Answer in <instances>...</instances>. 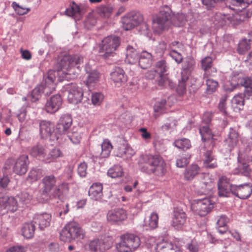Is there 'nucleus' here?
<instances>
[{"label": "nucleus", "instance_id": "c03bdc74", "mask_svg": "<svg viewBox=\"0 0 252 252\" xmlns=\"http://www.w3.org/2000/svg\"><path fill=\"white\" fill-rule=\"evenodd\" d=\"M67 137L73 144H77L82 139V133L73 128L71 131L67 132Z\"/></svg>", "mask_w": 252, "mask_h": 252}, {"label": "nucleus", "instance_id": "c85d7f7f", "mask_svg": "<svg viewBox=\"0 0 252 252\" xmlns=\"http://www.w3.org/2000/svg\"><path fill=\"white\" fill-rule=\"evenodd\" d=\"M244 105V96L242 94L235 95L231 100V107L236 112H240L243 109Z\"/></svg>", "mask_w": 252, "mask_h": 252}, {"label": "nucleus", "instance_id": "72a5a7b5", "mask_svg": "<svg viewBox=\"0 0 252 252\" xmlns=\"http://www.w3.org/2000/svg\"><path fill=\"white\" fill-rule=\"evenodd\" d=\"M199 132L203 141L207 142H211L213 144V135L207 125L201 126L199 128Z\"/></svg>", "mask_w": 252, "mask_h": 252}, {"label": "nucleus", "instance_id": "ea45409f", "mask_svg": "<svg viewBox=\"0 0 252 252\" xmlns=\"http://www.w3.org/2000/svg\"><path fill=\"white\" fill-rule=\"evenodd\" d=\"M30 153L33 157L43 158H45V148L42 145H37L31 148Z\"/></svg>", "mask_w": 252, "mask_h": 252}, {"label": "nucleus", "instance_id": "a878e982", "mask_svg": "<svg viewBox=\"0 0 252 252\" xmlns=\"http://www.w3.org/2000/svg\"><path fill=\"white\" fill-rule=\"evenodd\" d=\"M103 187L102 185L99 183L93 184L90 187L89 190V195L90 197L94 200H99L101 199Z\"/></svg>", "mask_w": 252, "mask_h": 252}, {"label": "nucleus", "instance_id": "8fccbe9b", "mask_svg": "<svg viewBox=\"0 0 252 252\" xmlns=\"http://www.w3.org/2000/svg\"><path fill=\"white\" fill-rule=\"evenodd\" d=\"M68 190V186L67 184L63 183L56 187L53 195L55 197H60L62 194H65Z\"/></svg>", "mask_w": 252, "mask_h": 252}, {"label": "nucleus", "instance_id": "f8f14e48", "mask_svg": "<svg viewBox=\"0 0 252 252\" xmlns=\"http://www.w3.org/2000/svg\"><path fill=\"white\" fill-rule=\"evenodd\" d=\"M235 185L229 183V180L225 176L221 177L218 183L219 195L220 196L228 197L231 194H234Z\"/></svg>", "mask_w": 252, "mask_h": 252}, {"label": "nucleus", "instance_id": "774afa93", "mask_svg": "<svg viewBox=\"0 0 252 252\" xmlns=\"http://www.w3.org/2000/svg\"><path fill=\"white\" fill-rule=\"evenodd\" d=\"M227 96L226 95L222 96L220 101L219 103L218 108L219 110L221 111L223 113L226 114V101L227 99Z\"/></svg>", "mask_w": 252, "mask_h": 252}, {"label": "nucleus", "instance_id": "bb28decb", "mask_svg": "<svg viewBox=\"0 0 252 252\" xmlns=\"http://www.w3.org/2000/svg\"><path fill=\"white\" fill-rule=\"evenodd\" d=\"M131 251L135 250L140 244L139 238L132 234L122 236Z\"/></svg>", "mask_w": 252, "mask_h": 252}, {"label": "nucleus", "instance_id": "338daca9", "mask_svg": "<svg viewBox=\"0 0 252 252\" xmlns=\"http://www.w3.org/2000/svg\"><path fill=\"white\" fill-rule=\"evenodd\" d=\"M139 26V30L142 34L149 36L150 32V29L148 24L146 21L142 22L138 25Z\"/></svg>", "mask_w": 252, "mask_h": 252}, {"label": "nucleus", "instance_id": "0e129e2a", "mask_svg": "<svg viewBox=\"0 0 252 252\" xmlns=\"http://www.w3.org/2000/svg\"><path fill=\"white\" fill-rule=\"evenodd\" d=\"M169 55L178 63H180L183 60V57L181 54L175 51V49H172L171 47Z\"/></svg>", "mask_w": 252, "mask_h": 252}, {"label": "nucleus", "instance_id": "a18cd8bd", "mask_svg": "<svg viewBox=\"0 0 252 252\" xmlns=\"http://www.w3.org/2000/svg\"><path fill=\"white\" fill-rule=\"evenodd\" d=\"M63 156L61 151L58 148H54L50 151L47 157L44 158V160L47 162H50L55 159Z\"/></svg>", "mask_w": 252, "mask_h": 252}, {"label": "nucleus", "instance_id": "4be33fe9", "mask_svg": "<svg viewBox=\"0 0 252 252\" xmlns=\"http://www.w3.org/2000/svg\"><path fill=\"white\" fill-rule=\"evenodd\" d=\"M42 183L43 184V194L46 195L52 191L51 193L53 194V192L56 187V179L55 176L53 175L46 176L42 179Z\"/></svg>", "mask_w": 252, "mask_h": 252}, {"label": "nucleus", "instance_id": "1a4fd4ad", "mask_svg": "<svg viewBox=\"0 0 252 252\" xmlns=\"http://www.w3.org/2000/svg\"><path fill=\"white\" fill-rule=\"evenodd\" d=\"M214 203L209 198L195 200L191 204L192 211L201 217L205 216L214 208Z\"/></svg>", "mask_w": 252, "mask_h": 252}, {"label": "nucleus", "instance_id": "79ce46f5", "mask_svg": "<svg viewBox=\"0 0 252 252\" xmlns=\"http://www.w3.org/2000/svg\"><path fill=\"white\" fill-rule=\"evenodd\" d=\"M226 141L228 146L231 148L236 145L238 141V133L233 128L230 129L228 138Z\"/></svg>", "mask_w": 252, "mask_h": 252}, {"label": "nucleus", "instance_id": "f3484780", "mask_svg": "<svg viewBox=\"0 0 252 252\" xmlns=\"http://www.w3.org/2000/svg\"><path fill=\"white\" fill-rule=\"evenodd\" d=\"M85 70L88 74L86 84L89 89H91L99 81V74L96 70H92L89 64H86Z\"/></svg>", "mask_w": 252, "mask_h": 252}, {"label": "nucleus", "instance_id": "f03ea898", "mask_svg": "<svg viewBox=\"0 0 252 252\" xmlns=\"http://www.w3.org/2000/svg\"><path fill=\"white\" fill-rule=\"evenodd\" d=\"M186 19L184 14H173L170 8L164 6L160 10L157 17L153 20L152 29L155 33L159 34L167 30L171 24L176 27L183 26Z\"/></svg>", "mask_w": 252, "mask_h": 252}, {"label": "nucleus", "instance_id": "c756f323", "mask_svg": "<svg viewBox=\"0 0 252 252\" xmlns=\"http://www.w3.org/2000/svg\"><path fill=\"white\" fill-rule=\"evenodd\" d=\"M138 63L142 68H146L152 63V55L146 51L142 52L138 55Z\"/></svg>", "mask_w": 252, "mask_h": 252}, {"label": "nucleus", "instance_id": "69168bd1", "mask_svg": "<svg viewBox=\"0 0 252 252\" xmlns=\"http://www.w3.org/2000/svg\"><path fill=\"white\" fill-rule=\"evenodd\" d=\"M79 13V8L74 4L71 7L66 8L65 14L68 16H73Z\"/></svg>", "mask_w": 252, "mask_h": 252}, {"label": "nucleus", "instance_id": "13d9d810", "mask_svg": "<svg viewBox=\"0 0 252 252\" xmlns=\"http://www.w3.org/2000/svg\"><path fill=\"white\" fill-rule=\"evenodd\" d=\"M212 63V59L210 57H206L202 60V68L205 72V75L208 74V70L211 67Z\"/></svg>", "mask_w": 252, "mask_h": 252}, {"label": "nucleus", "instance_id": "4c0bfd02", "mask_svg": "<svg viewBox=\"0 0 252 252\" xmlns=\"http://www.w3.org/2000/svg\"><path fill=\"white\" fill-rule=\"evenodd\" d=\"M113 146L110 141L108 139L103 140L101 144V153L100 157L101 158H106L109 156Z\"/></svg>", "mask_w": 252, "mask_h": 252}, {"label": "nucleus", "instance_id": "6e6d98bb", "mask_svg": "<svg viewBox=\"0 0 252 252\" xmlns=\"http://www.w3.org/2000/svg\"><path fill=\"white\" fill-rule=\"evenodd\" d=\"M206 82L207 85V91L208 93H212L214 92L218 86V82L211 78L207 79Z\"/></svg>", "mask_w": 252, "mask_h": 252}, {"label": "nucleus", "instance_id": "de8ad7c7", "mask_svg": "<svg viewBox=\"0 0 252 252\" xmlns=\"http://www.w3.org/2000/svg\"><path fill=\"white\" fill-rule=\"evenodd\" d=\"M11 6L14 10L16 13L19 15H23L27 14L30 11V8L20 5L16 2H13Z\"/></svg>", "mask_w": 252, "mask_h": 252}, {"label": "nucleus", "instance_id": "b1692460", "mask_svg": "<svg viewBox=\"0 0 252 252\" xmlns=\"http://www.w3.org/2000/svg\"><path fill=\"white\" fill-rule=\"evenodd\" d=\"M252 193V188L248 184L235 186L234 195L239 198L245 199L249 197Z\"/></svg>", "mask_w": 252, "mask_h": 252}, {"label": "nucleus", "instance_id": "6ab92c4d", "mask_svg": "<svg viewBox=\"0 0 252 252\" xmlns=\"http://www.w3.org/2000/svg\"><path fill=\"white\" fill-rule=\"evenodd\" d=\"M72 120L68 114L63 115L57 125V130L59 135L65 133L72 125Z\"/></svg>", "mask_w": 252, "mask_h": 252}, {"label": "nucleus", "instance_id": "0eeeda50", "mask_svg": "<svg viewBox=\"0 0 252 252\" xmlns=\"http://www.w3.org/2000/svg\"><path fill=\"white\" fill-rule=\"evenodd\" d=\"M244 19V16L241 15V13H235L228 15H224L221 13H216L212 17V20L214 25L218 27L228 24H232L234 25H237L240 22L243 21Z\"/></svg>", "mask_w": 252, "mask_h": 252}, {"label": "nucleus", "instance_id": "7ed1b4c3", "mask_svg": "<svg viewBox=\"0 0 252 252\" xmlns=\"http://www.w3.org/2000/svg\"><path fill=\"white\" fill-rule=\"evenodd\" d=\"M143 159L145 164L141 168L142 172L154 174L158 176H162L165 174L166 164L160 156L147 155Z\"/></svg>", "mask_w": 252, "mask_h": 252}, {"label": "nucleus", "instance_id": "e2e57ef3", "mask_svg": "<svg viewBox=\"0 0 252 252\" xmlns=\"http://www.w3.org/2000/svg\"><path fill=\"white\" fill-rule=\"evenodd\" d=\"M87 165L85 162H81L78 166L77 172L81 177H85L87 175Z\"/></svg>", "mask_w": 252, "mask_h": 252}, {"label": "nucleus", "instance_id": "20e7f679", "mask_svg": "<svg viewBox=\"0 0 252 252\" xmlns=\"http://www.w3.org/2000/svg\"><path fill=\"white\" fill-rule=\"evenodd\" d=\"M60 234L61 241L69 243L73 240H82L85 233L77 223L73 221L67 223L62 229Z\"/></svg>", "mask_w": 252, "mask_h": 252}, {"label": "nucleus", "instance_id": "a211bd4d", "mask_svg": "<svg viewBox=\"0 0 252 252\" xmlns=\"http://www.w3.org/2000/svg\"><path fill=\"white\" fill-rule=\"evenodd\" d=\"M33 222L37 224L40 230H43L50 225L51 215L48 213L36 214L34 216Z\"/></svg>", "mask_w": 252, "mask_h": 252}, {"label": "nucleus", "instance_id": "680f3d73", "mask_svg": "<svg viewBox=\"0 0 252 252\" xmlns=\"http://www.w3.org/2000/svg\"><path fill=\"white\" fill-rule=\"evenodd\" d=\"M189 157L181 156L178 158L176 160V165L180 168L186 166L189 163Z\"/></svg>", "mask_w": 252, "mask_h": 252}, {"label": "nucleus", "instance_id": "6e6552de", "mask_svg": "<svg viewBox=\"0 0 252 252\" xmlns=\"http://www.w3.org/2000/svg\"><path fill=\"white\" fill-rule=\"evenodd\" d=\"M113 244L112 238L109 236H100L90 241L89 247L94 252H104L109 249Z\"/></svg>", "mask_w": 252, "mask_h": 252}, {"label": "nucleus", "instance_id": "3c124183", "mask_svg": "<svg viewBox=\"0 0 252 252\" xmlns=\"http://www.w3.org/2000/svg\"><path fill=\"white\" fill-rule=\"evenodd\" d=\"M112 11L111 7L106 5H102L97 9V12L101 17L104 18L109 17Z\"/></svg>", "mask_w": 252, "mask_h": 252}, {"label": "nucleus", "instance_id": "864d4df0", "mask_svg": "<svg viewBox=\"0 0 252 252\" xmlns=\"http://www.w3.org/2000/svg\"><path fill=\"white\" fill-rule=\"evenodd\" d=\"M127 16L132 21L135 26H138L143 21L142 15L138 12H131Z\"/></svg>", "mask_w": 252, "mask_h": 252}, {"label": "nucleus", "instance_id": "ddd939ff", "mask_svg": "<svg viewBox=\"0 0 252 252\" xmlns=\"http://www.w3.org/2000/svg\"><path fill=\"white\" fill-rule=\"evenodd\" d=\"M127 217L126 211L122 208L110 210L107 214V220L111 223H120Z\"/></svg>", "mask_w": 252, "mask_h": 252}, {"label": "nucleus", "instance_id": "2eb2a0df", "mask_svg": "<svg viewBox=\"0 0 252 252\" xmlns=\"http://www.w3.org/2000/svg\"><path fill=\"white\" fill-rule=\"evenodd\" d=\"M62 104V99L59 94L52 96L47 101L45 109L47 113L53 114L58 111Z\"/></svg>", "mask_w": 252, "mask_h": 252}, {"label": "nucleus", "instance_id": "39448f33", "mask_svg": "<svg viewBox=\"0 0 252 252\" xmlns=\"http://www.w3.org/2000/svg\"><path fill=\"white\" fill-rule=\"evenodd\" d=\"M239 85L244 86L245 89L252 87V78L248 77L242 78L239 74L233 73L228 78H226L223 87L225 91L232 92Z\"/></svg>", "mask_w": 252, "mask_h": 252}, {"label": "nucleus", "instance_id": "58836bf2", "mask_svg": "<svg viewBox=\"0 0 252 252\" xmlns=\"http://www.w3.org/2000/svg\"><path fill=\"white\" fill-rule=\"evenodd\" d=\"M124 172L120 165H114L110 168L107 171V175L112 178H117L122 177Z\"/></svg>", "mask_w": 252, "mask_h": 252}, {"label": "nucleus", "instance_id": "f257e3e1", "mask_svg": "<svg viewBox=\"0 0 252 252\" xmlns=\"http://www.w3.org/2000/svg\"><path fill=\"white\" fill-rule=\"evenodd\" d=\"M82 62L83 58L78 55L60 56L54 65V69L49 70L41 84L32 90L29 96L31 101L38 100L42 94L49 95L54 91L57 83V76L59 81L75 78L80 71V65Z\"/></svg>", "mask_w": 252, "mask_h": 252}, {"label": "nucleus", "instance_id": "09e8293b", "mask_svg": "<svg viewBox=\"0 0 252 252\" xmlns=\"http://www.w3.org/2000/svg\"><path fill=\"white\" fill-rule=\"evenodd\" d=\"M174 145L179 149H189L191 147L190 141L187 138L177 139L174 142Z\"/></svg>", "mask_w": 252, "mask_h": 252}, {"label": "nucleus", "instance_id": "4468645a", "mask_svg": "<svg viewBox=\"0 0 252 252\" xmlns=\"http://www.w3.org/2000/svg\"><path fill=\"white\" fill-rule=\"evenodd\" d=\"M187 221V215L183 209L179 208L174 209L172 218V225L176 229L182 228Z\"/></svg>", "mask_w": 252, "mask_h": 252}, {"label": "nucleus", "instance_id": "bf43d9fd", "mask_svg": "<svg viewBox=\"0 0 252 252\" xmlns=\"http://www.w3.org/2000/svg\"><path fill=\"white\" fill-rule=\"evenodd\" d=\"M166 101L165 99H162L158 100L155 103L154 109L156 112H162L165 109Z\"/></svg>", "mask_w": 252, "mask_h": 252}, {"label": "nucleus", "instance_id": "412c9836", "mask_svg": "<svg viewBox=\"0 0 252 252\" xmlns=\"http://www.w3.org/2000/svg\"><path fill=\"white\" fill-rule=\"evenodd\" d=\"M18 207L17 202L13 197H4L0 199V211L14 212Z\"/></svg>", "mask_w": 252, "mask_h": 252}, {"label": "nucleus", "instance_id": "aec40b11", "mask_svg": "<svg viewBox=\"0 0 252 252\" xmlns=\"http://www.w3.org/2000/svg\"><path fill=\"white\" fill-rule=\"evenodd\" d=\"M168 67L165 61L161 60L157 63L156 65L155 72L159 75L160 79L158 80V84L160 86H165L167 84L170 83V81L162 75L167 71Z\"/></svg>", "mask_w": 252, "mask_h": 252}, {"label": "nucleus", "instance_id": "c9c22d12", "mask_svg": "<svg viewBox=\"0 0 252 252\" xmlns=\"http://www.w3.org/2000/svg\"><path fill=\"white\" fill-rule=\"evenodd\" d=\"M204 165L207 168H214L217 166V163L211 151H207L204 155Z\"/></svg>", "mask_w": 252, "mask_h": 252}, {"label": "nucleus", "instance_id": "dca6fc26", "mask_svg": "<svg viewBox=\"0 0 252 252\" xmlns=\"http://www.w3.org/2000/svg\"><path fill=\"white\" fill-rule=\"evenodd\" d=\"M29 160L28 156L22 155L15 161L13 166V171L16 174L22 175L25 174L28 168Z\"/></svg>", "mask_w": 252, "mask_h": 252}, {"label": "nucleus", "instance_id": "f704fd0d", "mask_svg": "<svg viewBox=\"0 0 252 252\" xmlns=\"http://www.w3.org/2000/svg\"><path fill=\"white\" fill-rule=\"evenodd\" d=\"M228 221V218L225 216L222 215L220 217L217 222V229L219 233L222 234L227 232V223Z\"/></svg>", "mask_w": 252, "mask_h": 252}, {"label": "nucleus", "instance_id": "052dcab7", "mask_svg": "<svg viewBox=\"0 0 252 252\" xmlns=\"http://www.w3.org/2000/svg\"><path fill=\"white\" fill-rule=\"evenodd\" d=\"M104 99V95L100 93H95L92 94V101L94 105H99Z\"/></svg>", "mask_w": 252, "mask_h": 252}, {"label": "nucleus", "instance_id": "473e14b6", "mask_svg": "<svg viewBox=\"0 0 252 252\" xmlns=\"http://www.w3.org/2000/svg\"><path fill=\"white\" fill-rule=\"evenodd\" d=\"M174 244L171 242L162 240V241L158 242L156 246V252H170Z\"/></svg>", "mask_w": 252, "mask_h": 252}, {"label": "nucleus", "instance_id": "393cba45", "mask_svg": "<svg viewBox=\"0 0 252 252\" xmlns=\"http://www.w3.org/2000/svg\"><path fill=\"white\" fill-rule=\"evenodd\" d=\"M135 154L134 151L127 144H122L117 149L116 155L124 159L131 158Z\"/></svg>", "mask_w": 252, "mask_h": 252}, {"label": "nucleus", "instance_id": "4d7b16f0", "mask_svg": "<svg viewBox=\"0 0 252 252\" xmlns=\"http://www.w3.org/2000/svg\"><path fill=\"white\" fill-rule=\"evenodd\" d=\"M122 24L123 28L126 31L130 30L135 27L132 21L128 16L124 17L122 19Z\"/></svg>", "mask_w": 252, "mask_h": 252}, {"label": "nucleus", "instance_id": "603ef678", "mask_svg": "<svg viewBox=\"0 0 252 252\" xmlns=\"http://www.w3.org/2000/svg\"><path fill=\"white\" fill-rule=\"evenodd\" d=\"M236 170L237 171H235L234 173H241L246 176H247L249 174L251 170L249 165L247 162L241 161L239 162L238 168Z\"/></svg>", "mask_w": 252, "mask_h": 252}, {"label": "nucleus", "instance_id": "49530a36", "mask_svg": "<svg viewBox=\"0 0 252 252\" xmlns=\"http://www.w3.org/2000/svg\"><path fill=\"white\" fill-rule=\"evenodd\" d=\"M249 42L246 39H243L239 42L237 48V51L239 54H245L250 50L251 46Z\"/></svg>", "mask_w": 252, "mask_h": 252}, {"label": "nucleus", "instance_id": "2f4dec72", "mask_svg": "<svg viewBox=\"0 0 252 252\" xmlns=\"http://www.w3.org/2000/svg\"><path fill=\"white\" fill-rule=\"evenodd\" d=\"M194 64V62L192 60H190L188 62L184 63L183 70L181 72L182 78L180 81L186 82L188 79Z\"/></svg>", "mask_w": 252, "mask_h": 252}, {"label": "nucleus", "instance_id": "7c9ffc66", "mask_svg": "<svg viewBox=\"0 0 252 252\" xmlns=\"http://www.w3.org/2000/svg\"><path fill=\"white\" fill-rule=\"evenodd\" d=\"M34 223L32 220L31 222L25 223L22 229V235L27 239L32 238L35 232Z\"/></svg>", "mask_w": 252, "mask_h": 252}, {"label": "nucleus", "instance_id": "5701e85b", "mask_svg": "<svg viewBox=\"0 0 252 252\" xmlns=\"http://www.w3.org/2000/svg\"><path fill=\"white\" fill-rule=\"evenodd\" d=\"M110 75L111 79L115 85L118 87L121 86L127 81V77L125 75V71L120 67L115 68Z\"/></svg>", "mask_w": 252, "mask_h": 252}, {"label": "nucleus", "instance_id": "a19ab883", "mask_svg": "<svg viewBox=\"0 0 252 252\" xmlns=\"http://www.w3.org/2000/svg\"><path fill=\"white\" fill-rule=\"evenodd\" d=\"M158 217L157 213L153 212L148 218V220H146L145 224L149 229L156 228L158 225Z\"/></svg>", "mask_w": 252, "mask_h": 252}, {"label": "nucleus", "instance_id": "37998d69", "mask_svg": "<svg viewBox=\"0 0 252 252\" xmlns=\"http://www.w3.org/2000/svg\"><path fill=\"white\" fill-rule=\"evenodd\" d=\"M42 176V172L40 169H32L28 173L27 181L30 183L37 181Z\"/></svg>", "mask_w": 252, "mask_h": 252}, {"label": "nucleus", "instance_id": "9b49d317", "mask_svg": "<svg viewBox=\"0 0 252 252\" xmlns=\"http://www.w3.org/2000/svg\"><path fill=\"white\" fill-rule=\"evenodd\" d=\"M67 99L69 103L77 104L82 100L83 93L81 88L76 84L71 83L66 86Z\"/></svg>", "mask_w": 252, "mask_h": 252}, {"label": "nucleus", "instance_id": "cd10ccee", "mask_svg": "<svg viewBox=\"0 0 252 252\" xmlns=\"http://www.w3.org/2000/svg\"><path fill=\"white\" fill-rule=\"evenodd\" d=\"M138 60V54L137 51L132 46H127L126 49L125 62L129 64H134Z\"/></svg>", "mask_w": 252, "mask_h": 252}, {"label": "nucleus", "instance_id": "5fc2aeb1", "mask_svg": "<svg viewBox=\"0 0 252 252\" xmlns=\"http://www.w3.org/2000/svg\"><path fill=\"white\" fill-rule=\"evenodd\" d=\"M116 248L119 252H131L130 249L125 241L123 236L121 237V242L116 245Z\"/></svg>", "mask_w": 252, "mask_h": 252}, {"label": "nucleus", "instance_id": "e433bc0d", "mask_svg": "<svg viewBox=\"0 0 252 252\" xmlns=\"http://www.w3.org/2000/svg\"><path fill=\"white\" fill-rule=\"evenodd\" d=\"M200 168L196 164H192L188 168L185 172V178L188 180H190L199 173Z\"/></svg>", "mask_w": 252, "mask_h": 252}, {"label": "nucleus", "instance_id": "423d86ee", "mask_svg": "<svg viewBox=\"0 0 252 252\" xmlns=\"http://www.w3.org/2000/svg\"><path fill=\"white\" fill-rule=\"evenodd\" d=\"M120 44V39L116 36H108L102 41L99 46V53L104 58L113 56Z\"/></svg>", "mask_w": 252, "mask_h": 252}, {"label": "nucleus", "instance_id": "9d476101", "mask_svg": "<svg viewBox=\"0 0 252 252\" xmlns=\"http://www.w3.org/2000/svg\"><path fill=\"white\" fill-rule=\"evenodd\" d=\"M40 134L43 139H49L52 141L58 140L60 138L59 134L55 132L54 125L47 121H42L39 124Z\"/></svg>", "mask_w": 252, "mask_h": 252}]
</instances>
